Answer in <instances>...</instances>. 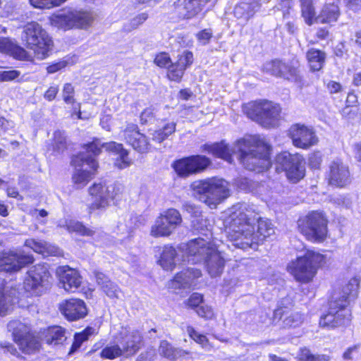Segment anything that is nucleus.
Returning a JSON list of instances; mask_svg holds the SVG:
<instances>
[{
	"mask_svg": "<svg viewBox=\"0 0 361 361\" xmlns=\"http://www.w3.org/2000/svg\"><path fill=\"white\" fill-rule=\"evenodd\" d=\"M159 215L154 224L151 227L150 235L154 238L169 236L174 231L171 226L167 225V222Z\"/></svg>",
	"mask_w": 361,
	"mask_h": 361,
	"instance_id": "nucleus-41",
	"label": "nucleus"
},
{
	"mask_svg": "<svg viewBox=\"0 0 361 361\" xmlns=\"http://www.w3.org/2000/svg\"><path fill=\"white\" fill-rule=\"evenodd\" d=\"M176 123H167L161 128L154 131L152 139L157 143H161L173 134L176 131Z\"/></svg>",
	"mask_w": 361,
	"mask_h": 361,
	"instance_id": "nucleus-44",
	"label": "nucleus"
},
{
	"mask_svg": "<svg viewBox=\"0 0 361 361\" xmlns=\"http://www.w3.org/2000/svg\"><path fill=\"white\" fill-rule=\"evenodd\" d=\"M194 62L193 52L188 49L183 50L178 54L176 61L169 67V71L166 73V78L170 82L180 83L186 71L192 67Z\"/></svg>",
	"mask_w": 361,
	"mask_h": 361,
	"instance_id": "nucleus-21",
	"label": "nucleus"
},
{
	"mask_svg": "<svg viewBox=\"0 0 361 361\" xmlns=\"http://www.w3.org/2000/svg\"><path fill=\"white\" fill-rule=\"evenodd\" d=\"M239 161L243 167L255 173L267 172L272 166V146L264 139L254 136L238 141Z\"/></svg>",
	"mask_w": 361,
	"mask_h": 361,
	"instance_id": "nucleus-3",
	"label": "nucleus"
},
{
	"mask_svg": "<svg viewBox=\"0 0 361 361\" xmlns=\"http://www.w3.org/2000/svg\"><path fill=\"white\" fill-rule=\"evenodd\" d=\"M66 229L70 233H75L80 236L92 237L95 231L86 226L82 222L71 220L66 224Z\"/></svg>",
	"mask_w": 361,
	"mask_h": 361,
	"instance_id": "nucleus-42",
	"label": "nucleus"
},
{
	"mask_svg": "<svg viewBox=\"0 0 361 361\" xmlns=\"http://www.w3.org/2000/svg\"><path fill=\"white\" fill-rule=\"evenodd\" d=\"M342 119L350 122L356 118H361V110L360 107L344 106L341 110Z\"/></svg>",
	"mask_w": 361,
	"mask_h": 361,
	"instance_id": "nucleus-49",
	"label": "nucleus"
},
{
	"mask_svg": "<svg viewBox=\"0 0 361 361\" xmlns=\"http://www.w3.org/2000/svg\"><path fill=\"white\" fill-rule=\"evenodd\" d=\"M200 150L202 153L211 155L214 159H220L228 163L233 161L232 149L224 140L206 142L200 146Z\"/></svg>",
	"mask_w": 361,
	"mask_h": 361,
	"instance_id": "nucleus-28",
	"label": "nucleus"
},
{
	"mask_svg": "<svg viewBox=\"0 0 361 361\" xmlns=\"http://www.w3.org/2000/svg\"><path fill=\"white\" fill-rule=\"evenodd\" d=\"M59 86L57 85H53L49 87V88L44 92L43 97L48 102H52L54 100L59 93Z\"/></svg>",
	"mask_w": 361,
	"mask_h": 361,
	"instance_id": "nucleus-61",
	"label": "nucleus"
},
{
	"mask_svg": "<svg viewBox=\"0 0 361 361\" xmlns=\"http://www.w3.org/2000/svg\"><path fill=\"white\" fill-rule=\"evenodd\" d=\"M88 193L94 200L87 207V212L92 214L98 210H104L110 205L111 201L118 200L122 195V190L114 185L109 190L105 183H94L88 188Z\"/></svg>",
	"mask_w": 361,
	"mask_h": 361,
	"instance_id": "nucleus-15",
	"label": "nucleus"
},
{
	"mask_svg": "<svg viewBox=\"0 0 361 361\" xmlns=\"http://www.w3.org/2000/svg\"><path fill=\"white\" fill-rule=\"evenodd\" d=\"M212 166V160L202 154H194L175 159L171 168L178 178L189 177L202 174Z\"/></svg>",
	"mask_w": 361,
	"mask_h": 361,
	"instance_id": "nucleus-14",
	"label": "nucleus"
},
{
	"mask_svg": "<svg viewBox=\"0 0 361 361\" xmlns=\"http://www.w3.org/2000/svg\"><path fill=\"white\" fill-rule=\"evenodd\" d=\"M261 6L259 0L251 1H240L233 8V15L237 19L248 21L255 14L256 10Z\"/></svg>",
	"mask_w": 361,
	"mask_h": 361,
	"instance_id": "nucleus-33",
	"label": "nucleus"
},
{
	"mask_svg": "<svg viewBox=\"0 0 361 361\" xmlns=\"http://www.w3.org/2000/svg\"><path fill=\"white\" fill-rule=\"evenodd\" d=\"M7 329L21 353L32 355L42 348L41 338L30 325L13 319L7 324Z\"/></svg>",
	"mask_w": 361,
	"mask_h": 361,
	"instance_id": "nucleus-9",
	"label": "nucleus"
},
{
	"mask_svg": "<svg viewBox=\"0 0 361 361\" xmlns=\"http://www.w3.org/2000/svg\"><path fill=\"white\" fill-rule=\"evenodd\" d=\"M59 310L65 319L69 322L82 319L88 314V309L85 301L76 298L63 300L59 305Z\"/></svg>",
	"mask_w": 361,
	"mask_h": 361,
	"instance_id": "nucleus-24",
	"label": "nucleus"
},
{
	"mask_svg": "<svg viewBox=\"0 0 361 361\" xmlns=\"http://www.w3.org/2000/svg\"><path fill=\"white\" fill-rule=\"evenodd\" d=\"M155 118L154 108L149 106L144 109L140 114V123L142 126L147 125Z\"/></svg>",
	"mask_w": 361,
	"mask_h": 361,
	"instance_id": "nucleus-56",
	"label": "nucleus"
},
{
	"mask_svg": "<svg viewBox=\"0 0 361 361\" xmlns=\"http://www.w3.org/2000/svg\"><path fill=\"white\" fill-rule=\"evenodd\" d=\"M212 2L214 6L217 0H176L173 4V13L178 20H189L204 14L205 6Z\"/></svg>",
	"mask_w": 361,
	"mask_h": 361,
	"instance_id": "nucleus-18",
	"label": "nucleus"
},
{
	"mask_svg": "<svg viewBox=\"0 0 361 361\" xmlns=\"http://www.w3.org/2000/svg\"><path fill=\"white\" fill-rule=\"evenodd\" d=\"M22 39L24 46L33 51L37 59L42 60L49 56L53 42L47 31L37 22L32 21L24 26Z\"/></svg>",
	"mask_w": 361,
	"mask_h": 361,
	"instance_id": "nucleus-11",
	"label": "nucleus"
},
{
	"mask_svg": "<svg viewBox=\"0 0 361 361\" xmlns=\"http://www.w3.org/2000/svg\"><path fill=\"white\" fill-rule=\"evenodd\" d=\"M123 356V352L118 344L103 346L99 353V357L103 360H113Z\"/></svg>",
	"mask_w": 361,
	"mask_h": 361,
	"instance_id": "nucleus-47",
	"label": "nucleus"
},
{
	"mask_svg": "<svg viewBox=\"0 0 361 361\" xmlns=\"http://www.w3.org/2000/svg\"><path fill=\"white\" fill-rule=\"evenodd\" d=\"M24 245L44 257L59 256L60 255L58 247L51 246L45 241L38 240L32 238L26 239Z\"/></svg>",
	"mask_w": 361,
	"mask_h": 361,
	"instance_id": "nucleus-35",
	"label": "nucleus"
},
{
	"mask_svg": "<svg viewBox=\"0 0 361 361\" xmlns=\"http://www.w3.org/2000/svg\"><path fill=\"white\" fill-rule=\"evenodd\" d=\"M99 328L87 326L81 331L75 332L73 334V341L68 352V355H73L80 350L83 343L87 341L90 337L99 334Z\"/></svg>",
	"mask_w": 361,
	"mask_h": 361,
	"instance_id": "nucleus-34",
	"label": "nucleus"
},
{
	"mask_svg": "<svg viewBox=\"0 0 361 361\" xmlns=\"http://www.w3.org/2000/svg\"><path fill=\"white\" fill-rule=\"evenodd\" d=\"M305 59L309 70L312 73L322 71L326 63V54L325 51L316 48H310L305 53Z\"/></svg>",
	"mask_w": 361,
	"mask_h": 361,
	"instance_id": "nucleus-32",
	"label": "nucleus"
},
{
	"mask_svg": "<svg viewBox=\"0 0 361 361\" xmlns=\"http://www.w3.org/2000/svg\"><path fill=\"white\" fill-rule=\"evenodd\" d=\"M213 246L204 238H194L185 244V255L191 264H201Z\"/></svg>",
	"mask_w": 361,
	"mask_h": 361,
	"instance_id": "nucleus-26",
	"label": "nucleus"
},
{
	"mask_svg": "<svg viewBox=\"0 0 361 361\" xmlns=\"http://www.w3.org/2000/svg\"><path fill=\"white\" fill-rule=\"evenodd\" d=\"M123 139L127 145L140 154H147L151 151L149 138L140 132L139 126L133 123H127L122 130Z\"/></svg>",
	"mask_w": 361,
	"mask_h": 361,
	"instance_id": "nucleus-20",
	"label": "nucleus"
},
{
	"mask_svg": "<svg viewBox=\"0 0 361 361\" xmlns=\"http://www.w3.org/2000/svg\"><path fill=\"white\" fill-rule=\"evenodd\" d=\"M329 224L326 213L321 209H314L298 217L296 229L307 242L320 244L330 237Z\"/></svg>",
	"mask_w": 361,
	"mask_h": 361,
	"instance_id": "nucleus-5",
	"label": "nucleus"
},
{
	"mask_svg": "<svg viewBox=\"0 0 361 361\" xmlns=\"http://www.w3.org/2000/svg\"><path fill=\"white\" fill-rule=\"evenodd\" d=\"M6 281L0 279V317H5L13 310L14 302L12 295L6 290Z\"/></svg>",
	"mask_w": 361,
	"mask_h": 361,
	"instance_id": "nucleus-39",
	"label": "nucleus"
},
{
	"mask_svg": "<svg viewBox=\"0 0 361 361\" xmlns=\"http://www.w3.org/2000/svg\"><path fill=\"white\" fill-rule=\"evenodd\" d=\"M304 158L300 153L282 151L275 157V169L277 173L284 172L287 180L291 183H298L306 175Z\"/></svg>",
	"mask_w": 361,
	"mask_h": 361,
	"instance_id": "nucleus-13",
	"label": "nucleus"
},
{
	"mask_svg": "<svg viewBox=\"0 0 361 361\" xmlns=\"http://www.w3.org/2000/svg\"><path fill=\"white\" fill-rule=\"evenodd\" d=\"M196 314L204 320H212L215 318V313L209 305H200L196 310Z\"/></svg>",
	"mask_w": 361,
	"mask_h": 361,
	"instance_id": "nucleus-55",
	"label": "nucleus"
},
{
	"mask_svg": "<svg viewBox=\"0 0 361 361\" xmlns=\"http://www.w3.org/2000/svg\"><path fill=\"white\" fill-rule=\"evenodd\" d=\"M328 184L337 188H344L352 181L349 166L341 159L334 160L329 166L326 176Z\"/></svg>",
	"mask_w": 361,
	"mask_h": 361,
	"instance_id": "nucleus-22",
	"label": "nucleus"
},
{
	"mask_svg": "<svg viewBox=\"0 0 361 361\" xmlns=\"http://www.w3.org/2000/svg\"><path fill=\"white\" fill-rule=\"evenodd\" d=\"M287 135L293 145L298 149H309L319 142L313 128L300 123L292 124Z\"/></svg>",
	"mask_w": 361,
	"mask_h": 361,
	"instance_id": "nucleus-19",
	"label": "nucleus"
},
{
	"mask_svg": "<svg viewBox=\"0 0 361 361\" xmlns=\"http://www.w3.org/2000/svg\"><path fill=\"white\" fill-rule=\"evenodd\" d=\"M188 273V271L185 269L176 273L173 279L170 280L171 287L174 288H184L190 281Z\"/></svg>",
	"mask_w": 361,
	"mask_h": 361,
	"instance_id": "nucleus-51",
	"label": "nucleus"
},
{
	"mask_svg": "<svg viewBox=\"0 0 361 361\" xmlns=\"http://www.w3.org/2000/svg\"><path fill=\"white\" fill-rule=\"evenodd\" d=\"M118 337L123 355L126 357L135 355L140 349L142 336L138 331H121L118 333Z\"/></svg>",
	"mask_w": 361,
	"mask_h": 361,
	"instance_id": "nucleus-27",
	"label": "nucleus"
},
{
	"mask_svg": "<svg viewBox=\"0 0 361 361\" xmlns=\"http://www.w3.org/2000/svg\"><path fill=\"white\" fill-rule=\"evenodd\" d=\"M153 63L159 68L166 69V71H169V67L173 64V61L169 53L162 51L154 55Z\"/></svg>",
	"mask_w": 361,
	"mask_h": 361,
	"instance_id": "nucleus-48",
	"label": "nucleus"
},
{
	"mask_svg": "<svg viewBox=\"0 0 361 361\" xmlns=\"http://www.w3.org/2000/svg\"><path fill=\"white\" fill-rule=\"evenodd\" d=\"M176 256V248L173 245H166L163 247L158 263L164 270L172 271L176 267L175 262Z\"/></svg>",
	"mask_w": 361,
	"mask_h": 361,
	"instance_id": "nucleus-38",
	"label": "nucleus"
},
{
	"mask_svg": "<svg viewBox=\"0 0 361 361\" xmlns=\"http://www.w3.org/2000/svg\"><path fill=\"white\" fill-rule=\"evenodd\" d=\"M100 288L109 298H116L117 296V286L110 279L105 282Z\"/></svg>",
	"mask_w": 361,
	"mask_h": 361,
	"instance_id": "nucleus-57",
	"label": "nucleus"
},
{
	"mask_svg": "<svg viewBox=\"0 0 361 361\" xmlns=\"http://www.w3.org/2000/svg\"><path fill=\"white\" fill-rule=\"evenodd\" d=\"M52 274L49 265L41 262L32 266L26 272L23 289L28 298H39L51 288Z\"/></svg>",
	"mask_w": 361,
	"mask_h": 361,
	"instance_id": "nucleus-10",
	"label": "nucleus"
},
{
	"mask_svg": "<svg viewBox=\"0 0 361 361\" xmlns=\"http://www.w3.org/2000/svg\"><path fill=\"white\" fill-rule=\"evenodd\" d=\"M183 210L190 214L193 217L200 216L201 211L200 208L194 204L190 202H185L183 204Z\"/></svg>",
	"mask_w": 361,
	"mask_h": 361,
	"instance_id": "nucleus-62",
	"label": "nucleus"
},
{
	"mask_svg": "<svg viewBox=\"0 0 361 361\" xmlns=\"http://www.w3.org/2000/svg\"><path fill=\"white\" fill-rule=\"evenodd\" d=\"M326 257L324 255L312 249L306 250L302 255L297 256L286 266L287 272L293 279L301 283H312L318 271L325 266Z\"/></svg>",
	"mask_w": 361,
	"mask_h": 361,
	"instance_id": "nucleus-4",
	"label": "nucleus"
},
{
	"mask_svg": "<svg viewBox=\"0 0 361 361\" xmlns=\"http://www.w3.org/2000/svg\"><path fill=\"white\" fill-rule=\"evenodd\" d=\"M81 148L85 150V153L87 154V157L96 159L97 157L102 153L104 145L103 143H101L99 138L94 137L90 141L82 144Z\"/></svg>",
	"mask_w": 361,
	"mask_h": 361,
	"instance_id": "nucleus-43",
	"label": "nucleus"
},
{
	"mask_svg": "<svg viewBox=\"0 0 361 361\" xmlns=\"http://www.w3.org/2000/svg\"><path fill=\"white\" fill-rule=\"evenodd\" d=\"M67 330L60 325H51L42 331V338L45 343L50 346L63 345L66 340Z\"/></svg>",
	"mask_w": 361,
	"mask_h": 361,
	"instance_id": "nucleus-31",
	"label": "nucleus"
},
{
	"mask_svg": "<svg viewBox=\"0 0 361 361\" xmlns=\"http://www.w3.org/2000/svg\"><path fill=\"white\" fill-rule=\"evenodd\" d=\"M202 263L212 277L221 275L225 267V259L214 245L210 248Z\"/></svg>",
	"mask_w": 361,
	"mask_h": 361,
	"instance_id": "nucleus-29",
	"label": "nucleus"
},
{
	"mask_svg": "<svg viewBox=\"0 0 361 361\" xmlns=\"http://www.w3.org/2000/svg\"><path fill=\"white\" fill-rule=\"evenodd\" d=\"M195 36L198 42L207 44L213 37V32L210 28H204L200 30Z\"/></svg>",
	"mask_w": 361,
	"mask_h": 361,
	"instance_id": "nucleus-58",
	"label": "nucleus"
},
{
	"mask_svg": "<svg viewBox=\"0 0 361 361\" xmlns=\"http://www.w3.org/2000/svg\"><path fill=\"white\" fill-rule=\"evenodd\" d=\"M34 262L35 258L32 255L18 254L13 251L2 252L0 253V272L16 273Z\"/></svg>",
	"mask_w": 361,
	"mask_h": 361,
	"instance_id": "nucleus-23",
	"label": "nucleus"
},
{
	"mask_svg": "<svg viewBox=\"0 0 361 361\" xmlns=\"http://www.w3.org/2000/svg\"><path fill=\"white\" fill-rule=\"evenodd\" d=\"M300 67V63L297 59L286 61L276 58L266 61L262 71L276 78L302 85L304 80Z\"/></svg>",
	"mask_w": 361,
	"mask_h": 361,
	"instance_id": "nucleus-12",
	"label": "nucleus"
},
{
	"mask_svg": "<svg viewBox=\"0 0 361 361\" xmlns=\"http://www.w3.org/2000/svg\"><path fill=\"white\" fill-rule=\"evenodd\" d=\"M279 10L281 11L283 18H288L294 8V0H278Z\"/></svg>",
	"mask_w": 361,
	"mask_h": 361,
	"instance_id": "nucleus-54",
	"label": "nucleus"
},
{
	"mask_svg": "<svg viewBox=\"0 0 361 361\" xmlns=\"http://www.w3.org/2000/svg\"><path fill=\"white\" fill-rule=\"evenodd\" d=\"M167 222V225L175 230L182 223V217L180 212L173 208L167 209L163 214H160Z\"/></svg>",
	"mask_w": 361,
	"mask_h": 361,
	"instance_id": "nucleus-46",
	"label": "nucleus"
},
{
	"mask_svg": "<svg viewBox=\"0 0 361 361\" xmlns=\"http://www.w3.org/2000/svg\"><path fill=\"white\" fill-rule=\"evenodd\" d=\"M20 75V72L16 70L4 71L0 72V82L12 81Z\"/></svg>",
	"mask_w": 361,
	"mask_h": 361,
	"instance_id": "nucleus-59",
	"label": "nucleus"
},
{
	"mask_svg": "<svg viewBox=\"0 0 361 361\" xmlns=\"http://www.w3.org/2000/svg\"><path fill=\"white\" fill-rule=\"evenodd\" d=\"M104 148L107 152L114 155H118L114 165L118 169H124L129 167L131 164V159L129 157V151L126 149L122 143L115 141L103 142Z\"/></svg>",
	"mask_w": 361,
	"mask_h": 361,
	"instance_id": "nucleus-30",
	"label": "nucleus"
},
{
	"mask_svg": "<svg viewBox=\"0 0 361 361\" xmlns=\"http://www.w3.org/2000/svg\"><path fill=\"white\" fill-rule=\"evenodd\" d=\"M329 36H330V32L326 27H319L317 30V32L315 34V37L317 38V42L310 41L309 42V44H312V45L315 44H317V42L318 41L327 39L329 37Z\"/></svg>",
	"mask_w": 361,
	"mask_h": 361,
	"instance_id": "nucleus-60",
	"label": "nucleus"
},
{
	"mask_svg": "<svg viewBox=\"0 0 361 361\" xmlns=\"http://www.w3.org/2000/svg\"><path fill=\"white\" fill-rule=\"evenodd\" d=\"M242 110L248 118L267 129L277 127L283 118L281 104L267 99L245 103Z\"/></svg>",
	"mask_w": 361,
	"mask_h": 361,
	"instance_id": "nucleus-6",
	"label": "nucleus"
},
{
	"mask_svg": "<svg viewBox=\"0 0 361 361\" xmlns=\"http://www.w3.org/2000/svg\"><path fill=\"white\" fill-rule=\"evenodd\" d=\"M0 51L20 61L27 60L30 56L28 52L23 47L5 38L0 39Z\"/></svg>",
	"mask_w": 361,
	"mask_h": 361,
	"instance_id": "nucleus-37",
	"label": "nucleus"
},
{
	"mask_svg": "<svg viewBox=\"0 0 361 361\" xmlns=\"http://www.w3.org/2000/svg\"><path fill=\"white\" fill-rule=\"evenodd\" d=\"M85 163L90 166V171L78 169L72 176L73 183L78 188H84L93 178L99 168V163L93 157H84L80 152L71 158V165L75 168L82 167Z\"/></svg>",
	"mask_w": 361,
	"mask_h": 361,
	"instance_id": "nucleus-17",
	"label": "nucleus"
},
{
	"mask_svg": "<svg viewBox=\"0 0 361 361\" xmlns=\"http://www.w3.org/2000/svg\"><path fill=\"white\" fill-rule=\"evenodd\" d=\"M323 162V154L319 150H314L310 152L307 157V164L312 171H319L322 168Z\"/></svg>",
	"mask_w": 361,
	"mask_h": 361,
	"instance_id": "nucleus-50",
	"label": "nucleus"
},
{
	"mask_svg": "<svg viewBox=\"0 0 361 361\" xmlns=\"http://www.w3.org/2000/svg\"><path fill=\"white\" fill-rule=\"evenodd\" d=\"M204 301V295L195 292L190 294L189 298L184 302V304L188 309L196 310Z\"/></svg>",
	"mask_w": 361,
	"mask_h": 361,
	"instance_id": "nucleus-52",
	"label": "nucleus"
},
{
	"mask_svg": "<svg viewBox=\"0 0 361 361\" xmlns=\"http://www.w3.org/2000/svg\"><path fill=\"white\" fill-rule=\"evenodd\" d=\"M225 232L233 246L247 250L262 244L274 233V227L271 220L261 217L258 211L240 203L231 207Z\"/></svg>",
	"mask_w": 361,
	"mask_h": 361,
	"instance_id": "nucleus-1",
	"label": "nucleus"
},
{
	"mask_svg": "<svg viewBox=\"0 0 361 361\" xmlns=\"http://www.w3.org/2000/svg\"><path fill=\"white\" fill-rule=\"evenodd\" d=\"M298 361H329L330 357L325 354H313L308 348L303 347L298 351Z\"/></svg>",
	"mask_w": 361,
	"mask_h": 361,
	"instance_id": "nucleus-45",
	"label": "nucleus"
},
{
	"mask_svg": "<svg viewBox=\"0 0 361 361\" xmlns=\"http://www.w3.org/2000/svg\"><path fill=\"white\" fill-rule=\"evenodd\" d=\"M187 332L190 338L202 347L206 346L209 343V339L206 335L197 332L192 326H187Z\"/></svg>",
	"mask_w": 361,
	"mask_h": 361,
	"instance_id": "nucleus-53",
	"label": "nucleus"
},
{
	"mask_svg": "<svg viewBox=\"0 0 361 361\" xmlns=\"http://www.w3.org/2000/svg\"><path fill=\"white\" fill-rule=\"evenodd\" d=\"M62 94L63 102L67 104H71L73 107L71 116L72 118L75 116L77 119L81 120L82 118L81 105L80 103L76 102L74 87L71 83L67 82L63 85Z\"/></svg>",
	"mask_w": 361,
	"mask_h": 361,
	"instance_id": "nucleus-36",
	"label": "nucleus"
},
{
	"mask_svg": "<svg viewBox=\"0 0 361 361\" xmlns=\"http://www.w3.org/2000/svg\"><path fill=\"white\" fill-rule=\"evenodd\" d=\"M345 106H351L360 107V102L357 94L353 90H350L348 92Z\"/></svg>",
	"mask_w": 361,
	"mask_h": 361,
	"instance_id": "nucleus-63",
	"label": "nucleus"
},
{
	"mask_svg": "<svg viewBox=\"0 0 361 361\" xmlns=\"http://www.w3.org/2000/svg\"><path fill=\"white\" fill-rule=\"evenodd\" d=\"M360 283V279L353 276L331 290L326 301L327 310L319 317V327L334 330L345 329L351 324V303L358 298Z\"/></svg>",
	"mask_w": 361,
	"mask_h": 361,
	"instance_id": "nucleus-2",
	"label": "nucleus"
},
{
	"mask_svg": "<svg viewBox=\"0 0 361 361\" xmlns=\"http://www.w3.org/2000/svg\"><path fill=\"white\" fill-rule=\"evenodd\" d=\"M159 350L161 355L171 360H176L178 357H183L189 354V352L175 348L169 342L167 341H162L159 345Z\"/></svg>",
	"mask_w": 361,
	"mask_h": 361,
	"instance_id": "nucleus-40",
	"label": "nucleus"
},
{
	"mask_svg": "<svg viewBox=\"0 0 361 361\" xmlns=\"http://www.w3.org/2000/svg\"><path fill=\"white\" fill-rule=\"evenodd\" d=\"M191 190L199 195H204L202 202L210 209H216L230 195L228 183L215 176L192 182Z\"/></svg>",
	"mask_w": 361,
	"mask_h": 361,
	"instance_id": "nucleus-7",
	"label": "nucleus"
},
{
	"mask_svg": "<svg viewBox=\"0 0 361 361\" xmlns=\"http://www.w3.org/2000/svg\"><path fill=\"white\" fill-rule=\"evenodd\" d=\"M298 1L301 17L309 26L317 23L331 25L336 23L341 15L339 6L341 0H334L333 2L325 3L321 8L319 15H317L314 0Z\"/></svg>",
	"mask_w": 361,
	"mask_h": 361,
	"instance_id": "nucleus-8",
	"label": "nucleus"
},
{
	"mask_svg": "<svg viewBox=\"0 0 361 361\" xmlns=\"http://www.w3.org/2000/svg\"><path fill=\"white\" fill-rule=\"evenodd\" d=\"M93 21L94 18L91 12L76 9L54 15L51 18L53 25L65 31L72 29H87Z\"/></svg>",
	"mask_w": 361,
	"mask_h": 361,
	"instance_id": "nucleus-16",
	"label": "nucleus"
},
{
	"mask_svg": "<svg viewBox=\"0 0 361 361\" xmlns=\"http://www.w3.org/2000/svg\"><path fill=\"white\" fill-rule=\"evenodd\" d=\"M350 42L357 49L361 50V28L355 30L350 36Z\"/></svg>",
	"mask_w": 361,
	"mask_h": 361,
	"instance_id": "nucleus-64",
	"label": "nucleus"
},
{
	"mask_svg": "<svg viewBox=\"0 0 361 361\" xmlns=\"http://www.w3.org/2000/svg\"><path fill=\"white\" fill-rule=\"evenodd\" d=\"M56 274L61 287L68 293H75L82 284L80 272L68 265L58 267Z\"/></svg>",
	"mask_w": 361,
	"mask_h": 361,
	"instance_id": "nucleus-25",
	"label": "nucleus"
}]
</instances>
